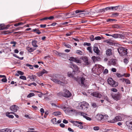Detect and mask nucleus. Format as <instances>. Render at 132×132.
<instances>
[{"label":"nucleus","mask_w":132,"mask_h":132,"mask_svg":"<svg viewBox=\"0 0 132 132\" xmlns=\"http://www.w3.org/2000/svg\"><path fill=\"white\" fill-rule=\"evenodd\" d=\"M92 59L94 63L97 61H100L101 60V58L99 56H93L92 57Z\"/></svg>","instance_id":"14"},{"label":"nucleus","mask_w":132,"mask_h":132,"mask_svg":"<svg viewBox=\"0 0 132 132\" xmlns=\"http://www.w3.org/2000/svg\"><path fill=\"white\" fill-rule=\"evenodd\" d=\"M102 38L99 36H96L95 37V40H100Z\"/></svg>","instance_id":"47"},{"label":"nucleus","mask_w":132,"mask_h":132,"mask_svg":"<svg viewBox=\"0 0 132 132\" xmlns=\"http://www.w3.org/2000/svg\"><path fill=\"white\" fill-rule=\"evenodd\" d=\"M95 65L96 67V69H97L98 71H99L101 72L103 71L104 68L101 65L98 64H96Z\"/></svg>","instance_id":"15"},{"label":"nucleus","mask_w":132,"mask_h":132,"mask_svg":"<svg viewBox=\"0 0 132 132\" xmlns=\"http://www.w3.org/2000/svg\"><path fill=\"white\" fill-rule=\"evenodd\" d=\"M126 124L129 129L132 130V121H126Z\"/></svg>","instance_id":"10"},{"label":"nucleus","mask_w":132,"mask_h":132,"mask_svg":"<svg viewBox=\"0 0 132 132\" xmlns=\"http://www.w3.org/2000/svg\"><path fill=\"white\" fill-rule=\"evenodd\" d=\"M111 7H108L105 8V9H103L102 10H105V11H106L109 10H111Z\"/></svg>","instance_id":"48"},{"label":"nucleus","mask_w":132,"mask_h":132,"mask_svg":"<svg viewBox=\"0 0 132 132\" xmlns=\"http://www.w3.org/2000/svg\"><path fill=\"white\" fill-rule=\"evenodd\" d=\"M71 122L72 123H73L74 125L75 126V125H76V124H80V125H82V122H81L79 121H71Z\"/></svg>","instance_id":"25"},{"label":"nucleus","mask_w":132,"mask_h":132,"mask_svg":"<svg viewBox=\"0 0 132 132\" xmlns=\"http://www.w3.org/2000/svg\"><path fill=\"white\" fill-rule=\"evenodd\" d=\"M99 127L98 126H95L94 127L93 129L95 130H98L99 129Z\"/></svg>","instance_id":"56"},{"label":"nucleus","mask_w":132,"mask_h":132,"mask_svg":"<svg viewBox=\"0 0 132 132\" xmlns=\"http://www.w3.org/2000/svg\"><path fill=\"white\" fill-rule=\"evenodd\" d=\"M105 42L110 45H113L114 44V42L111 40H106Z\"/></svg>","instance_id":"20"},{"label":"nucleus","mask_w":132,"mask_h":132,"mask_svg":"<svg viewBox=\"0 0 132 132\" xmlns=\"http://www.w3.org/2000/svg\"><path fill=\"white\" fill-rule=\"evenodd\" d=\"M51 79L52 81L55 83L62 85H64V84L63 82L60 80L56 79L55 78H52Z\"/></svg>","instance_id":"8"},{"label":"nucleus","mask_w":132,"mask_h":132,"mask_svg":"<svg viewBox=\"0 0 132 132\" xmlns=\"http://www.w3.org/2000/svg\"><path fill=\"white\" fill-rule=\"evenodd\" d=\"M87 50L89 51L90 52L92 53V48L90 47H88L87 48Z\"/></svg>","instance_id":"57"},{"label":"nucleus","mask_w":132,"mask_h":132,"mask_svg":"<svg viewBox=\"0 0 132 132\" xmlns=\"http://www.w3.org/2000/svg\"><path fill=\"white\" fill-rule=\"evenodd\" d=\"M26 49L28 52H33L34 50H35L36 48H34L29 47H27Z\"/></svg>","instance_id":"26"},{"label":"nucleus","mask_w":132,"mask_h":132,"mask_svg":"<svg viewBox=\"0 0 132 132\" xmlns=\"http://www.w3.org/2000/svg\"><path fill=\"white\" fill-rule=\"evenodd\" d=\"M0 132H11V130L10 129L6 128L0 130Z\"/></svg>","instance_id":"23"},{"label":"nucleus","mask_w":132,"mask_h":132,"mask_svg":"<svg viewBox=\"0 0 132 132\" xmlns=\"http://www.w3.org/2000/svg\"><path fill=\"white\" fill-rule=\"evenodd\" d=\"M19 108L18 106L15 105H13L10 107V109L12 111L14 112H16Z\"/></svg>","instance_id":"11"},{"label":"nucleus","mask_w":132,"mask_h":132,"mask_svg":"<svg viewBox=\"0 0 132 132\" xmlns=\"http://www.w3.org/2000/svg\"><path fill=\"white\" fill-rule=\"evenodd\" d=\"M90 39L91 41H93L95 39L94 38V36L93 35H91L90 37Z\"/></svg>","instance_id":"49"},{"label":"nucleus","mask_w":132,"mask_h":132,"mask_svg":"<svg viewBox=\"0 0 132 132\" xmlns=\"http://www.w3.org/2000/svg\"><path fill=\"white\" fill-rule=\"evenodd\" d=\"M23 24V23L22 22H20L17 23H16L14 24L15 26H18L21 25Z\"/></svg>","instance_id":"50"},{"label":"nucleus","mask_w":132,"mask_h":132,"mask_svg":"<svg viewBox=\"0 0 132 132\" xmlns=\"http://www.w3.org/2000/svg\"><path fill=\"white\" fill-rule=\"evenodd\" d=\"M51 121L53 124H56V119L55 118H54L52 119Z\"/></svg>","instance_id":"36"},{"label":"nucleus","mask_w":132,"mask_h":132,"mask_svg":"<svg viewBox=\"0 0 132 132\" xmlns=\"http://www.w3.org/2000/svg\"><path fill=\"white\" fill-rule=\"evenodd\" d=\"M91 95L93 96L98 98H101L102 96V95L98 92H94L92 93Z\"/></svg>","instance_id":"9"},{"label":"nucleus","mask_w":132,"mask_h":132,"mask_svg":"<svg viewBox=\"0 0 132 132\" xmlns=\"http://www.w3.org/2000/svg\"><path fill=\"white\" fill-rule=\"evenodd\" d=\"M89 107L88 103L86 102L83 101L79 103L77 107V108L79 109L85 110L88 108Z\"/></svg>","instance_id":"1"},{"label":"nucleus","mask_w":132,"mask_h":132,"mask_svg":"<svg viewBox=\"0 0 132 132\" xmlns=\"http://www.w3.org/2000/svg\"><path fill=\"white\" fill-rule=\"evenodd\" d=\"M17 73H18L21 75H23L24 74V73L23 72L20 71H18Z\"/></svg>","instance_id":"53"},{"label":"nucleus","mask_w":132,"mask_h":132,"mask_svg":"<svg viewBox=\"0 0 132 132\" xmlns=\"http://www.w3.org/2000/svg\"><path fill=\"white\" fill-rule=\"evenodd\" d=\"M118 52L120 55L124 56L127 55V49L123 47H120L118 48Z\"/></svg>","instance_id":"2"},{"label":"nucleus","mask_w":132,"mask_h":132,"mask_svg":"<svg viewBox=\"0 0 132 132\" xmlns=\"http://www.w3.org/2000/svg\"><path fill=\"white\" fill-rule=\"evenodd\" d=\"M37 42L36 40H33L31 44L32 45L35 47H38L37 45Z\"/></svg>","instance_id":"24"},{"label":"nucleus","mask_w":132,"mask_h":132,"mask_svg":"<svg viewBox=\"0 0 132 132\" xmlns=\"http://www.w3.org/2000/svg\"><path fill=\"white\" fill-rule=\"evenodd\" d=\"M35 95V94L33 93H30L27 96L28 97L30 98Z\"/></svg>","instance_id":"38"},{"label":"nucleus","mask_w":132,"mask_h":132,"mask_svg":"<svg viewBox=\"0 0 132 132\" xmlns=\"http://www.w3.org/2000/svg\"><path fill=\"white\" fill-rule=\"evenodd\" d=\"M35 77V76L34 75H32V76H29L28 78H29L30 79H34Z\"/></svg>","instance_id":"39"},{"label":"nucleus","mask_w":132,"mask_h":132,"mask_svg":"<svg viewBox=\"0 0 132 132\" xmlns=\"http://www.w3.org/2000/svg\"><path fill=\"white\" fill-rule=\"evenodd\" d=\"M84 64L86 65H88L89 64L90 62L88 61V60L87 57L85 56L82 58Z\"/></svg>","instance_id":"13"},{"label":"nucleus","mask_w":132,"mask_h":132,"mask_svg":"<svg viewBox=\"0 0 132 132\" xmlns=\"http://www.w3.org/2000/svg\"><path fill=\"white\" fill-rule=\"evenodd\" d=\"M59 56L63 57H64L65 56V54L63 53H60L58 54Z\"/></svg>","instance_id":"44"},{"label":"nucleus","mask_w":132,"mask_h":132,"mask_svg":"<svg viewBox=\"0 0 132 132\" xmlns=\"http://www.w3.org/2000/svg\"><path fill=\"white\" fill-rule=\"evenodd\" d=\"M83 45L84 46H89L91 44L90 43L85 42L84 43Z\"/></svg>","instance_id":"54"},{"label":"nucleus","mask_w":132,"mask_h":132,"mask_svg":"<svg viewBox=\"0 0 132 132\" xmlns=\"http://www.w3.org/2000/svg\"><path fill=\"white\" fill-rule=\"evenodd\" d=\"M77 58L73 57H71L69 59V60L70 61H72L75 62L76 61Z\"/></svg>","instance_id":"35"},{"label":"nucleus","mask_w":132,"mask_h":132,"mask_svg":"<svg viewBox=\"0 0 132 132\" xmlns=\"http://www.w3.org/2000/svg\"><path fill=\"white\" fill-rule=\"evenodd\" d=\"M119 15V13H113L112 14V16L113 17H116Z\"/></svg>","instance_id":"40"},{"label":"nucleus","mask_w":132,"mask_h":132,"mask_svg":"<svg viewBox=\"0 0 132 132\" xmlns=\"http://www.w3.org/2000/svg\"><path fill=\"white\" fill-rule=\"evenodd\" d=\"M111 90L114 92H116L117 91V89L115 88H112L111 89Z\"/></svg>","instance_id":"58"},{"label":"nucleus","mask_w":132,"mask_h":132,"mask_svg":"<svg viewBox=\"0 0 132 132\" xmlns=\"http://www.w3.org/2000/svg\"><path fill=\"white\" fill-rule=\"evenodd\" d=\"M69 111L73 112L75 113H76L77 112V110L74 109H71L70 110H69Z\"/></svg>","instance_id":"55"},{"label":"nucleus","mask_w":132,"mask_h":132,"mask_svg":"<svg viewBox=\"0 0 132 132\" xmlns=\"http://www.w3.org/2000/svg\"><path fill=\"white\" fill-rule=\"evenodd\" d=\"M68 75L70 78L73 77L74 76V75L70 72H68Z\"/></svg>","instance_id":"34"},{"label":"nucleus","mask_w":132,"mask_h":132,"mask_svg":"<svg viewBox=\"0 0 132 132\" xmlns=\"http://www.w3.org/2000/svg\"><path fill=\"white\" fill-rule=\"evenodd\" d=\"M84 12V13H80L79 14H84V15H86L88 14L89 13L88 12H86L85 11H82L80 10H76L75 11L76 13H81L82 12Z\"/></svg>","instance_id":"17"},{"label":"nucleus","mask_w":132,"mask_h":132,"mask_svg":"<svg viewBox=\"0 0 132 132\" xmlns=\"http://www.w3.org/2000/svg\"><path fill=\"white\" fill-rule=\"evenodd\" d=\"M118 6H111V10H116L118 9Z\"/></svg>","instance_id":"41"},{"label":"nucleus","mask_w":132,"mask_h":132,"mask_svg":"<svg viewBox=\"0 0 132 132\" xmlns=\"http://www.w3.org/2000/svg\"><path fill=\"white\" fill-rule=\"evenodd\" d=\"M53 114L54 116H58L61 115V113L60 112L57 111L54 112Z\"/></svg>","instance_id":"31"},{"label":"nucleus","mask_w":132,"mask_h":132,"mask_svg":"<svg viewBox=\"0 0 132 132\" xmlns=\"http://www.w3.org/2000/svg\"><path fill=\"white\" fill-rule=\"evenodd\" d=\"M111 63L112 65L116 66L117 64L116 62V59H114L112 60Z\"/></svg>","instance_id":"27"},{"label":"nucleus","mask_w":132,"mask_h":132,"mask_svg":"<svg viewBox=\"0 0 132 132\" xmlns=\"http://www.w3.org/2000/svg\"><path fill=\"white\" fill-rule=\"evenodd\" d=\"M118 34H115L112 35V37L114 38H118Z\"/></svg>","instance_id":"33"},{"label":"nucleus","mask_w":132,"mask_h":132,"mask_svg":"<svg viewBox=\"0 0 132 132\" xmlns=\"http://www.w3.org/2000/svg\"><path fill=\"white\" fill-rule=\"evenodd\" d=\"M125 38V37L123 35L121 34H118V38H120L121 39H124Z\"/></svg>","instance_id":"32"},{"label":"nucleus","mask_w":132,"mask_h":132,"mask_svg":"<svg viewBox=\"0 0 132 132\" xmlns=\"http://www.w3.org/2000/svg\"><path fill=\"white\" fill-rule=\"evenodd\" d=\"M65 15V13H61L57 14L56 15V17L57 18H59L60 17H64Z\"/></svg>","instance_id":"22"},{"label":"nucleus","mask_w":132,"mask_h":132,"mask_svg":"<svg viewBox=\"0 0 132 132\" xmlns=\"http://www.w3.org/2000/svg\"><path fill=\"white\" fill-rule=\"evenodd\" d=\"M91 105L94 108H96L97 106V105L95 103H91Z\"/></svg>","instance_id":"46"},{"label":"nucleus","mask_w":132,"mask_h":132,"mask_svg":"<svg viewBox=\"0 0 132 132\" xmlns=\"http://www.w3.org/2000/svg\"><path fill=\"white\" fill-rule=\"evenodd\" d=\"M76 80L79 84L81 85L82 86H84L85 85L86 80L84 77H82L78 79L76 78Z\"/></svg>","instance_id":"4"},{"label":"nucleus","mask_w":132,"mask_h":132,"mask_svg":"<svg viewBox=\"0 0 132 132\" xmlns=\"http://www.w3.org/2000/svg\"><path fill=\"white\" fill-rule=\"evenodd\" d=\"M103 117V115L98 114H97L96 117V118L98 120H102V117Z\"/></svg>","instance_id":"21"},{"label":"nucleus","mask_w":132,"mask_h":132,"mask_svg":"<svg viewBox=\"0 0 132 132\" xmlns=\"http://www.w3.org/2000/svg\"><path fill=\"white\" fill-rule=\"evenodd\" d=\"M112 96L114 100L117 101L120 99L121 98V95L120 94H118L114 95H112Z\"/></svg>","instance_id":"12"},{"label":"nucleus","mask_w":132,"mask_h":132,"mask_svg":"<svg viewBox=\"0 0 132 132\" xmlns=\"http://www.w3.org/2000/svg\"><path fill=\"white\" fill-rule=\"evenodd\" d=\"M40 111L41 112L42 115V114L44 112V109L43 108H41L40 110Z\"/></svg>","instance_id":"60"},{"label":"nucleus","mask_w":132,"mask_h":132,"mask_svg":"<svg viewBox=\"0 0 132 132\" xmlns=\"http://www.w3.org/2000/svg\"><path fill=\"white\" fill-rule=\"evenodd\" d=\"M109 116L105 114L103 115L102 117V120H105L108 118Z\"/></svg>","instance_id":"28"},{"label":"nucleus","mask_w":132,"mask_h":132,"mask_svg":"<svg viewBox=\"0 0 132 132\" xmlns=\"http://www.w3.org/2000/svg\"><path fill=\"white\" fill-rule=\"evenodd\" d=\"M85 118L88 120L90 121L91 120V118L89 117H88V116H86Z\"/></svg>","instance_id":"63"},{"label":"nucleus","mask_w":132,"mask_h":132,"mask_svg":"<svg viewBox=\"0 0 132 132\" xmlns=\"http://www.w3.org/2000/svg\"><path fill=\"white\" fill-rule=\"evenodd\" d=\"M62 95L63 96L66 97H69L71 96V94L70 92L66 89L63 90Z\"/></svg>","instance_id":"6"},{"label":"nucleus","mask_w":132,"mask_h":132,"mask_svg":"<svg viewBox=\"0 0 132 132\" xmlns=\"http://www.w3.org/2000/svg\"><path fill=\"white\" fill-rule=\"evenodd\" d=\"M112 50L111 49H108L106 51V55L109 56L111 55L112 54Z\"/></svg>","instance_id":"19"},{"label":"nucleus","mask_w":132,"mask_h":132,"mask_svg":"<svg viewBox=\"0 0 132 132\" xmlns=\"http://www.w3.org/2000/svg\"><path fill=\"white\" fill-rule=\"evenodd\" d=\"M64 46H65L66 47L69 48H71V46L68 44H64Z\"/></svg>","instance_id":"51"},{"label":"nucleus","mask_w":132,"mask_h":132,"mask_svg":"<svg viewBox=\"0 0 132 132\" xmlns=\"http://www.w3.org/2000/svg\"><path fill=\"white\" fill-rule=\"evenodd\" d=\"M19 78L20 79L24 80H26V77L24 76H20L19 77Z\"/></svg>","instance_id":"43"},{"label":"nucleus","mask_w":132,"mask_h":132,"mask_svg":"<svg viewBox=\"0 0 132 132\" xmlns=\"http://www.w3.org/2000/svg\"><path fill=\"white\" fill-rule=\"evenodd\" d=\"M79 114L80 115L83 116L84 118H85L86 116H88V115L87 114L83 112H80Z\"/></svg>","instance_id":"30"},{"label":"nucleus","mask_w":132,"mask_h":132,"mask_svg":"<svg viewBox=\"0 0 132 132\" xmlns=\"http://www.w3.org/2000/svg\"><path fill=\"white\" fill-rule=\"evenodd\" d=\"M122 120V118L121 116H117L115 117L114 119L108 120V122L111 123H114L116 122L121 121Z\"/></svg>","instance_id":"5"},{"label":"nucleus","mask_w":132,"mask_h":132,"mask_svg":"<svg viewBox=\"0 0 132 132\" xmlns=\"http://www.w3.org/2000/svg\"><path fill=\"white\" fill-rule=\"evenodd\" d=\"M122 81H125L126 83L127 84H130V82L129 80L128 79H126L125 78H123L122 79Z\"/></svg>","instance_id":"29"},{"label":"nucleus","mask_w":132,"mask_h":132,"mask_svg":"<svg viewBox=\"0 0 132 132\" xmlns=\"http://www.w3.org/2000/svg\"><path fill=\"white\" fill-rule=\"evenodd\" d=\"M77 125H75V126L78 127L79 128L82 129L83 128V126L79 124H76Z\"/></svg>","instance_id":"45"},{"label":"nucleus","mask_w":132,"mask_h":132,"mask_svg":"<svg viewBox=\"0 0 132 132\" xmlns=\"http://www.w3.org/2000/svg\"><path fill=\"white\" fill-rule=\"evenodd\" d=\"M113 27L117 29H120L121 27L118 24H115L113 26Z\"/></svg>","instance_id":"37"},{"label":"nucleus","mask_w":132,"mask_h":132,"mask_svg":"<svg viewBox=\"0 0 132 132\" xmlns=\"http://www.w3.org/2000/svg\"><path fill=\"white\" fill-rule=\"evenodd\" d=\"M47 73L48 72L44 69L42 71L38 72L37 75L38 76L40 77L43 76L44 73Z\"/></svg>","instance_id":"16"},{"label":"nucleus","mask_w":132,"mask_h":132,"mask_svg":"<svg viewBox=\"0 0 132 132\" xmlns=\"http://www.w3.org/2000/svg\"><path fill=\"white\" fill-rule=\"evenodd\" d=\"M6 116L10 118H13L14 117L13 115H10L9 114L7 113H6Z\"/></svg>","instance_id":"42"},{"label":"nucleus","mask_w":132,"mask_h":132,"mask_svg":"<svg viewBox=\"0 0 132 132\" xmlns=\"http://www.w3.org/2000/svg\"><path fill=\"white\" fill-rule=\"evenodd\" d=\"M124 62L127 64L129 62L127 58H125L124 60Z\"/></svg>","instance_id":"52"},{"label":"nucleus","mask_w":132,"mask_h":132,"mask_svg":"<svg viewBox=\"0 0 132 132\" xmlns=\"http://www.w3.org/2000/svg\"><path fill=\"white\" fill-rule=\"evenodd\" d=\"M107 81L109 84L113 87H116L118 85V83L114 81L111 78H109Z\"/></svg>","instance_id":"3"},{"label":"nucleus","mask_w":132,"mask_h":132,"mask_svg":"<svg viewBox=\"0 0 132 132\" xmlns=\"http://www.w3.org/2000/svg\"><path fill=\"white\" fill-rule=\"evenodd\" d=\"M116 75L118 77H122V75H121L120 73H116Z\"/></svg>","instance_id":"59"},{"label":"nucleus","mask_w":132,"mask_h":132,"mask_svg":"<svg viewBox=\"0 0 132 132\" xmlns=\"http://www.w3.org/2000/svg\"><path fill=\"white\" fill-rule=\"evenodd\" d=\"M93 50L94 52L96 53V54L98 55H100V51L99 50L98 47L94 46L93 47Z\"/></svg>","instance_id":"18"},{"label":"nucleus","mask_w":132,"mask_h":132,"mask_svg":"<svg viewBox=\"0 0 132 132\" xmlns=\"http://www.w3.org/2000/svg\"><path fill=\"white\" fill-rule=\"evenodd\" d=\"M45 94H43L42 93H40V94H38V96L40 97H42V95H45Z\"/></svg>","instance_id":"61"},{"label":"nucleus","mask_w":132,"mask_h":132,"mask_svg":"<svg viewBox=\"0 0 132 132\" xmlns=\"http://www.w3.org/2000/svg\"><path fill=\"white\" fill-rule=\"evenodd\" d=\"M115 19H109L107 20V22H110L111 21H113Z\"/></svg>","instance_id":"62"},{"label":"nucleus","mask_w":132,"mask_h":132,"mask_svg":"<svg viewBox=\"0 0 132 132\" xmlns=\"http://www.w3.org/2000/svg\"><path fill=\"white\" fill-rule=\"evenodd\" d=\"M46 26V25L45 24H40V27L42 28H44Z\"/></svg>","instance_id":"64"},{"label":"nucleus","mask_w":132,"mask_h":132,"mask_svg":"<svg viewBox=\"0 0 132 132\" xmlns=\"http://www.w3.org/2000/svg\"><path fill=\"white\" fill-rule=\"evenodd\" d=\"M71 64L69 65V67L72 68L74 72H76L79 70V68L75 64H73L71 62H70Z\"/></svg>","instance_id":"7"}]
</instances>
